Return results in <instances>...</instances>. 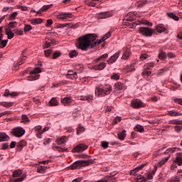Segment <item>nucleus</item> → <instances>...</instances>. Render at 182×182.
<instances>
[{"instance_id":"20e7f679","label":"nucleus","mask_w":182,"mask_h":182,"mask_svg":"<svg viewBox=\"0 0 182 182\" xmlns=\"http://www.w3.org/2000/svg\"><path fill=\"white\" fill-rule=\"evenodd\" d=\"M41 72H42V69H41L40 67H36V68H34L33 70L30 72V75L31 76H28L27 77V80H38V79H39L40 77V75L38 73H41Z\"/></svg>"},{"instance_id":"e433bc0d","label":"nucleus","mask_w":182,"mask_h":182,"mask_svg":"<svg viewBox=\"0 0 182 182\" xmlns=\"http://www.w3.org/2000/svg\"><path fill=\"white\" fill-rule=\"evenodd\" d=\"M144 164H142L141 166L135 168L134 169H133L132 171H131V174H132V176H134V174H136V173L137 171H139V170H141V168H143V167H144Z\"/></svg>"},{"instance_id":"2eb2a0df","label":"nucleus","mask_w":182,"mask_h":182,"mask_svg":"<svg viewBox=\"0 0 182 182\" xmlns=\"http://www.w3.org/2000/svg\"><path fill=\"white\" fill-rule=\"evenodd\" d=\"M173 163H176L178 166H182V153H177L176 159L173 161Z\"/></svg>"},{"instance_id":"49530a36","label":"nucleus","mask_w":182,"mask_h":182,"mask_svg":"<svg viewBox=\"0 0 182 182\" xmlns=\"http://www.w3.org/2000/svg\"><path fill=\"white\" fill-rule=\"evenodd\" d=\"M32 25H38V23H42V18H35L31 20Z\"/></svg>"},{"instance_id":"680f3d73","label":"nucleus","mask_w":182,"mask_h":182,"mask_svg":"<svg viewBox=\"0 0 182 182\" xmlns=\"http://www.w3.org/2000/svg\"><path fill=\"white\" fill-rule=\"evenodd\" d=\"M101 146L103 149H107L109 147V143L107 141H102Z\"/></svg>"},{"instance_id":"dca6fc26","label":"nucleus","mask_w":182,"mask_h":182,"mask_svg":"<svg viewBox=\"0 0 182 182\" xmlns=\"http://www.w3.org/2000/svg\"><path fill=\"white\" fill-rule=\"evenodd\" d=\"M25 146H26V141L22 140V141H18L16 145L17 151H21L22 150V149H23V147H25Z\"/></svg>"},{"instance_id":"aec40b11","label":"nucleus","mask_w":182,"mask_h":182,"mask_svg":"<svg viewBox=\"0 0 182 182\" xmlns=\"http://www.w3.org/2000/svg\"><path fill=\"white\" fill-rule=\"evenodd\" d=\"M4 97H8V96H11V97H16V96H18V93L16 92H9V90L6 89L4 94Z\"/></svg>"},{"instance_id":"79ce46f5","label":"nucleus","mask_w":182,"mask_h":182,"mask_svg":"<svg viewBox=\"0 0 182 182\" xmlns=\"http://www.w3.org/2000/svg\"><path fill=\"white\" fill-rule=\"evenodd\" d=\"M79 26H80V23H76L75 24L68 23V28H72L73 29H77Z\"/></svg>"},{"instance_id":"473e14b6","label":"nucleus","mask_w":182,"mask_h":182,"mask_svg":"<svg viewBox=\"0 0 182 182\" xmlns=\"http://www.w3.org/2000/svg\"><path fill=\"white\" fill-rule=\"evenodd\" d=\"M107 58H109V54L107 53L103 54L102 55L97 58L95 59V62H100L102 60H105V59H107Z\"/></svg>"},{"instance_id":"de8ad7c7","label":"nucleus","mask_w":182,"mask_h":182,"mask_svg":"<svg viewBox=\"0 0 182 182\" xmlns=\"http://www.w3.org/2000/svg\"><path fill=\"white\" fill-rule=\"evenodd\" d=\"M29 117H28V116L23 114L22 117H21V123H28L29 122Z\"/></svg>"},{"instance_id":"a19ab883","label":"nucleus","mask_w":182,"mask_h":182,"mask_svg":"<svg viewBox=\"0 0 182 182\" xmlns=\"http://www.w3.org/2000/svg\"><path fill=\"white\" fill-rule=\"evenodd\" d=\"M167 58V54L164 51H161L159 54V58L161 59V60H164Z\"/></svg>"},{"instance_id":"c9c22d12","label":"nucleus","mask_w":182,"mask_h":182,"mask_svg":"<svg viewBox=\"0 0 182 182\" xmlns=\"http://www.w3.org/2000/svg\"><path fill=\"white\" fill-rule=\"evenodd\" d=\"M169 124H178V125H182V120L178 119H173L170 120L168 122Z\"/></svg>"},{"instance_id":"72a5a7b5","label":"nucleus","mask_w":182,"mask_h":182,"mask_svg":"<svg viewBox=\"0 0 182 182\" xmlns=\"http://www.w3.org/2000/svg\"><path fill=\"white\" fill-rule=\"evenodd\" d=\"M46 168H48V166H40L37 168V171L40 173L41 174H43L45 171H46Z\"/></svg>"},{"instance_id":"3c124183","label":"nucleus","mask_w":182,"mask_h":182,"mask_svg":"<svg viewBox=\"0 0 182 182\" xmlns=\"http://www.w3.org/2000/svg\"><path fill=\"white\" fill-rule=\"evenodd\" d=\"M23 31L24 32H29V31H32V26L29 24H25Z\"/></svg>"},{"instance_id":"69168bd1","label":"nucleus","mask_w":182,"mask_h":182,"mask_svg":"<svg viewBox=\"0 0 182 182\" xmlns=\"http://www.w3.org/2000/svg\"><path fill=\"white\" fill-rule=\"evenodd\" d=\"M59 56H60V53L59 52H55L53 54V59H58V58H59Z\"/></svg>"},{"instance_id":"09e8293b","label":"nucleus","mask_w":182,"mask_h":182,"mask_svg":"<svg viewBox=\"0 0 182 182\" xmlns=\"http://www.w3.org/2000/svg\"><path fill=\"white\" fill-rule=\"evenodd\" d=\"M168 114L169 116H181V113L171 110V111H169V112H168Z\"/></svg>"},{"instance_id":"58836bf2","label":"nucleus","mask_w":182,"mask_h":182,"mask_svg":"<svg viewBox=\"0 0 182 182\" xmlns=\"http://www.w3.org/2000/svg\"><path fill=\"white\" fill-rule=\"evenodd\" d=\"M25 51H23L22 53V58L18 62V66H21V65H23L25 63V60H26V55H24Z\"/></svg>"},{"instance_id":"a878e982","label":"nucleus","mask_w":182,"mask_h":182,"mask_svg":"<svg viewBox=\"0 0 182 182\" xmlns=\"http://www.w3.org/2000/svg\"><path fill=\"white\" fill-rule=\"evenodd\" d=\"M61 102L63 103V105L66 106V105H69V104L72 103V98H70L69 97H65L61 100Z\"/></svg>"},{"instance_id":"393cba45","label":"nucleus","mask_w":182,"mask_h":182,"mask_svg":"<svg viewBox=\"0 0 182 182\" xmlns=\"http://www.w3.org/2000/svg\"><path fill=\"white\" fill-rule=\"evenodd\" d=\"M80 100H87L88 103L93 102V95H88V96H81Z\"/></svg>"},{"instance_id":"9d476101","label":"nucleus","mask_w":182,"mask_h":182,"mask_svg":"<svg viewBox=\"0 0 182 182\" xmlns=\"http://www.w3.org/2000/svg\"><path fill=\"white\" fill-rule=\"evenodd\" d=\"M87 146L85 144H79L77 145L73 149V153H82V151H85V150H87Z\"/></svg>"},{"instance_id":"052dcab7","label":"nucleus","mask_w":182,"mask_h":182,"mask_svg":"<svg viewBox=\"0 0 182 182\" xmlns=\"http://www.w3.org/2000/svg\"><path fill=\"white\" fill-rule=\"evenodd\" d=\"M7 43H8V40L1 41V42L0 43L1 48H5V46H6Z\"/></svg>"},{"instance_id":"39448f33","label":"nucleus","mask_w":182,"mask_h":182,"mask_svg":"<svg viewBox=\"0 0 182 182\" xmlns=\"http://www.w3.org/2000/svg\"><path fill=\"white\" fill-rule=\"evenodd\" d=\"M153 68H154V63H146L144 65V70L142 73V75L145 79H147V77H149V76L151 75V71H149V70H151Z\"/></svg>"},{"instance_id":"4d7b16f0","label":"nucleus","mask_w":182,"mask_h":182,"mask_svg":"<svg viewBox=\"0 0 182 182\" xmlns=\"http://www.w3.org/2000/svg\"><path fill=\"white\" fill-rule=\"evenodd\" d=\"M53 6V4L50 5H44L41 9H43V12H45L46 11H48L50 8H51Z\"/></svg>"},{"instance_id":"a211bd4d","label":"nucleus","mask_w":182,"mask_h":182,"mask_svg":"<svg viewBox=\"0 0 182 182\" xmlns=\"http://www.w3.org/2000/svg\"><path fill=\"white\" fill-rule=\"evenodd\" d=\"M180 150L179 148L178 147H172V148H168L165 152L164 154H168V156H171L174 151H178Z\"/></svg>"},{"instance_id":"7ed1b4c3","label":"nucleus","mask_w":182,"mask_h":182,"mask_svg":"<svg viewBox=\"0 0 182 182\" xmlns=\"http://www.w3.org/2000/svg\"><path fill=\"white\" fill-rule=\"evenodd\" d=\"M93 164V160L88 159L84 161H77L74 162L72 165L69 166L70 170H76L77 168H80V167H85L86 166H90Z\"/></svg>"},{"instance_id":"a18cd8bd","label":"nucleus","mask_w":182,"mask_h":182,"mask_svg":"<svg viewBox=\"0 0 182 182\" xmlns=\"http://www.w3.org/2000/svg\"><path fill=\"white\" fill-rule=\"evenodd\" d=\"M22 174V170L17 169L13 172V177H19Z\"/></svg>"},{"instance_id":"c85d7f7f","label":"nucleus","mask_w":182,"mask_h":182,"mask_svg":"<svg viewBox=\"0 0 182 182\" xmlns=\"http://www.w3.org/2000/svg\"><path fill=\"white\" fill-rule=\"evenodd\" d=\"M135 132H139V133H144V127L141 124H136L134 127Z\"/></svg>"},{"instance_id":"1a4fd4ad","label":"nucleus","mask_w":182,"mask_h":182,"mask_svg":"<svg viewBox=\"0 0 182 182\" xmlns=\"http://www.w3.org/2000/svg\"><path fill=\"white\" fill-rule=\"evenodd\" d=\"M121 54H122V51L121 50H118L115 54L112 55L107 60V63H108V65H113V63H114L116 62V60H117V59H119V56H120Z\"/></svg>"},{"instance_id":"6e6552de","label":"nucleus","mask_w":182,"mask_h":182,"mask_svg":"<svg viewBox=\"0 0 182 182\" xmlns=\"http://www.w3.org/2000/svg\"><path fill=\"white\" fill-rule=\"evenodd\" d=\"M11 133L15 137H22L25 134V129L22 127H16L12 130Z\"/></svg>"},{"instance_id":"5fc2aeb1","label":"nucleus","mask_w":182,"mask_h":182,"mask_svg":"<svg viewBox=\"0 0 182 182\" xmlns=\"http://www.w3.org/2000/svg\"><path fill=\"white\" fill-rule=\"evenodd\" d=\"M169 182H181V179L178 178L177 176H176L175 177L172 178Z\"/></svg>"},{"instance_id":"37998d69","label":"nucleus","mask_w":182,"mask_h":182,"mask_svg":"<svg viewBox=\"0 0 182 182\" xmlns=\"http://www.w3.org/2000/svg\"><path fill=\"white\" fill-rule=\"evenodd\" d=\"M13 105H14L13 102H0V106H4V107H11Z\"/></svg>"},{"instance_id":"b1692460","label":"nucleus","mask_w":182,"mask_h":182,"mask_svg":"<svg viewBox=\"0 0 182 182\" xmlns=\"http://www.w3.org/2000/svg\"><path fill=\"white\" fill-rule=\"evenodd\" d=\"M114 87L118 90H126V86H124V84H123L120 82H118L115 83Z\"/></svg>"},{"instance_id":"f8f14e48","label":"nucleus","mask_w":182,"mask_h":182,"mask_svg":"<svg viewBox=\"0 0 182 182\" xmlns=\"http://www.w3.org/2000/svg\"><path fill=\"white\" fill-rule=\"evenodd\" d=\"M111 16H113V14L109 11H104L98 14L100 19H106V18H111Z\"/></svg>"},{"instance_id":"0e129e2a","label":"nucleus","mask_w":182,"mask_h":182,"mask_svg":"<svg viewBox=\"0 0 182 182\" xmlns=\"http://www.w3.org/2000/svg\"><path fill=\"white\" fill-rule=\"evenodd\" d=\"M148 58H149V55L146 53L141 54L140 56L141 60H145V59H147Z\"/></svg>"},{"instance_id":"603ef678","label":"nucleus","mask_w":182,"mask_h":182,"mask_svg":"<svg viewBox=\"0 0 182 182\" xmlns=\"http://www.w3.org/2000/svg\"><path fill=\"white\" fill-rule=\"evenodd\" d=\"M70 58H75V56H77V52L76 50H73L69 53Z\"/></svg>"},{"instance_id":"6e6d98bb","label":"nucleus","mask_w":182,"mask_h":182,"mask_svg":"<svg viewBox=\"0 0 182 182\" xmlns=\"http://www.w3.org/2000/svg\"><path fill=\"white\" fill-rule=\"evenodd\" d=\"M174 129H175V132H176V133H180V132H181V130H182V124L175 126Z\"/></svg>"},{"instance_id":"774afa93","label":"nucleus","mask_w":182,"mask_h":182,"mask_svg":"<svg viewBox=\"0 0 182 182\" xmlns=\"http://www.w3.org/2000/svg\"><path fill=\"white\" fill-rule=\"evenodd\" d=\"M7 38L8 39H12V38H14V36H15V34H14V33L11 31L10 33H7Z\"/></svg>"},{"instance_id":"0eeeda50","label":"nucleus","mask_w":182,"mask_h":182,"mask_svg":"<svg viewBox=\"0 0 182 182\" xmlns=\"http://www.w3.org/2000/svg\"><path fill=\"white\" fill-rule=\"evenodd\" d=\"M131 106L134 109H140V107H146V104L141 102V100H132L131 101Z\"/></svg>"},{"instance_id":"4468645a","label":"nucleus","mask_w":182,"mask_h":182,"mask_svg":"<svg viewBox=\"0 0 182 182\" xmlns=\"http://www.w3.org/2000/svg\"><path fill=\"white\" fill-rule=\"evenodd\" d=\"M66 77L68 79H72L73 80H75L77 79V73L73 70H69L68 74L66 75Z\"/></svg>"},{"instance_id":"f704fd0d","label":"nucleus","mask_w":182,"mask_h":182,"mask_svg":"<svg viewBox=\"0 0 182 182\" xmlns=\"http://www.w3.org/2000/svg\"><path fill=\"white\" fill-rule=\"evenodd\" d=\"M85 132V127H82V125L79 124L77 127V136L82 134Z\"/></svg>"},{"instance_id":"423d86ee","label":"nucleus","mask_w":182,"mask_h":182,"mask_svg":"<svg viewBox=\"0 0 182 182\" xmlns=\"http://www.w3.org/2000/svg\"><path fill=\"white\" fill-rule=\"evenodd\" d=\"M154 32H156L154 29L147 27H141L139 28V33H141V35L146 37L152 36Z\"/></svg>"},{"instance_id":"8fccbe9b","label":"nucleus","mask_w":182,"mask_h":182,"mask_svg":"<svg viewBox=\"0 0 182 182\" xmlns=\"http://www.w3.org/2000/svg\"><path fill=\"white\" fill-rule=\"evenodd\" d=\"M111 79H112L113 80H119V79H120V75H119V74L116 73H114L111 75Z\"/></svg>"},{"instance_id":"f03ea898","label":"nucleus","mask_w":182,"mask_h":182,"mask_svg":"<svg viewBox=\"0 0 182 182\" xmlns=\"http://www.w3.org/2000/svg\"><path fill=\"white\" fill-rule=\"evenodd\" d=\"M113 88L110 85H98L95 88V96L98 97H105V96H107V95H110Z\"/></svg>"},{"instance_id":"e2e57ef3","label":"nucleus","mask_w":182,"mask_h":182,"mask_svg":"<svg viewBox=\"0 0 182 182\" xmlns=\"http://www.w3.org/2000/svg\"><path fill=\"white\" fill-rule=\"evenodd\" d=\"M176 176H177L178 178L181 180V178H182V169H179L177 171Z\"/></svg>"},{"instance_id":"412c9836","label":"nucleus","mask_w":182,"mask_h":182,"mask_svg":"<svg viewBox=\"0 0 182 182\" xmlns=\"http://www.w3.org/2000/svg\"><path fill=\"white\" fill-rule=\"evenodd\" d=\"M72 16H73L70 13H64V14H60L58 16V18L64 21V19H68V18H72Z\"/></svg>"},{"instance_id":"ea45409f","label":"nucleus","mask_w":182,"mask_h":182,"mask_svg":"<svg viewBox=\"0 0 182 182\" xmlns=\"http://www.w3.org/2000/svg\"><path fill=\"white\" fill-rule=\"evenodd\" d=\"M168 18H171V19H173V21H178L180 18L178 16H177L173 13H168Z\"/></svg>"},{"instance_id":"4c0bfd02","label":"nucleus","mask_w":182,"mask_h":182,"mask_svg":"<svg viewBox=\"0 0 182 182\" xmlns=\"http://www.w3.org/2000/svg\"><path fill=\"white\" fill-rule=\"evenodd\" d=\"M53 149L58 150L60 153H65V151H68V149L62 148L60 146H54Z\"/></svg>"},{"instance_id":"bb28decb","label":"nucleus","mask_w":182,"mask_h":182,"mask_svg":"<svg viewBox=\"0 0 182 182\" xmlns=\"http://www.w3.org/2000/svg\"><path fill=\"white\" fill-rule=\"evenodd\" d=\"M134 70H136V63H133L127 67V72H128V73L130 72H134Z\"/></svg>"},{"instance_id":"f3484780","label":"nucleus","mask_w":182,"mask_h":182,"mask_svg":"<svg viewBox=\"0 0 182 182\" xmlns=\"http://www.w3.org/2000/svg\"><path fill=\"white\" fill-rule=\"evenodd\" d=\"M106 65H107L106 63L102 62L100 64L95 65L93 67V69H95V70H103V69L106 68Z\"/></svg>"},{"instance_id":"2f4dec72","label":"nucleus","mask_w":182,"mask_h":182,"mask_svg":"<svg viewBox=\"0 0 182 182\" xmlns=\"http://www.w3.org/2000/svg\"><path fill=\"white\" fill-rule=\"evenodd\" d=\"M119 140H124L126 139V130H123L121 133L117 134Z\"/></svg>"},{"instance_id":"7c9ffc66","label":"nucleus","mask_w":182,"mask_h":182,"mask_svg":"<svg viewBox=\"0 0 182 182\" xmlns=\"http://www.w3.org/2000/svg\"><path fill=\"white\" fill-rule=\"evenodd\" d=\"M55 44V40H48L47 41H46L45 43V46H44V49L48 48H50V46H52V45Z\"/></svg>"},{"instance_id":"338daca9","label":"nucleus","mask_w":182,"mask_h":182,"mask_svg":"<svg viewBox=\"0 0 182 182\" xmlns=\"http://www.w3.org/2000/svg\"><path fill=\"white\" fill-rule=\"evenodd\" d=\"M138 180H141L140 182H146V181H147V178H146L145 177H144L141 175L138 176Z\"/></svg>"},{"instance_id":"ddd939ff","label":"nucleus","mask_w":182,"mask_h":182,"mask_svg":"<svg viewBox=\"0 0 182 182\" xmlns=\"http://www.w3.org/2000/svg\"><path fill=\"white\" fill-rule=\"evenodd\" d=\"M136 19V16L134 15V13H129L125 17L124 19L123 20L124 22H133Z\"/></svg>"},{"instance_id":"5701e85b","label":"nucleus","mask_w":182,"mask_h":182,"mask_svg":"<svg viewBox=\"0 0 182 182\" xmlns=\"http://www.w3.org/2000/svg\"><path fill=\"white\" fill-rule=\"evenodd\" d=\"M66 141H68V137H66V136H63L56 140L58 144H65Z\"/></svg>"},{"instance_id":"f257e3e1","label":"nucleus","mask_w":182,"mask_h":182,"mask_svg":"<svg viewBox=\"0 0 182 182\" xmlns=\"http://www.w3.org/2000/svg\"><path fill=\"white\" fill-rule=\"evenodd\" d=\"M112 36V31H109L105 34L101 40H97V36L95 33L86 34L84 36H81L78 38V49L81 50H87L93 48L94 46L100 45L102 42H105L106 39H109Z\"/></svg>"},{"instance_id":"bf43d9fd","label":"nucleus","mask_w":182,"mask_h":182,"mask_svg":"<svg viewBox=\"0 0 182 182\" xmlns=\"http://www.w3.org/2000/svg\"><path fill=\"white\" fill-rule=\"evenodd\" d=\"M14 33H16V35H19L20 36H21V35H23V31L22 30L14 29Z\"/></svg>"},{"instance_id":"6ab92c4d","label":"nucleus","mask_w":182,"mask_h":182,"mask_svg":"<svg viewBox=\"0 0 182 182\" xmlns=\"http://www.w3.org/2000/svg\"><path fill=\"white\" fill-rule=\"evenodd\" d=\"M11 139L5 132H0V141H9Z\"/></svg>"},{"instance_id":"13d9d810","label":"nucleus","mask_w":182,"mask_h":182,"mask_svg":"<svg viewBox=\"0 0 182 182\" xmlns=\"http://www.w3.org/2000/svg\"><path fill=\"white\" fill-rule=\"evenodd\" d=\"M166 56L169 59H174V58H176V54H174V53L170 52L166 54Z\"/></svg>"},{"instance_id":"4be33fe9","label":"nucleus","mask_w":182,"mask_h":182,"mask_svg":"<svg viewBox=\"0 0 182 182\" xmlns=\"http://www.w3.org/2000/svg\"><path fill=\"white\" fill-rule=\"evenodd\" d=\"M156 31L159 33H163L166 31V27H164V24H159L156 26Z\"/></svg>"},{"instance_id":"c756f323","label":"nucleus","mask_w":182,"mask_h":182,"mask_svg":"<svg viewBox=\"0 0 182 182\" xmlns=\"http://www.w3.org/2000/svg\"><path fill=\"white\" fill-rule=\"evenodd\" d=\"M25 178H26V175L23 174V175H22L21 177L18 178L16 179H10L9 182H21V181H23V180H25Z\"/></svg>"},{"instance_id":"cd10ccee","label":"nucleus","mask_w":182,"mask_h":182,"mask_svg":"<svg viewBox=\"0 0 182 182\" xmlns=\"http://www.w3.org/2000/svg\"><path fill=\"white\" fill-rule=\"evenodd\" d=\"M169 159H170V154L168 155L167 157L163 159L161 161H159V163L158 164V166L161 167L162 166H164V164H166V163L168 161Z\"/></svg>"},{"instance_id":"864d4df0","label":"nucleus","mask_w":182,"mask_h":182,"mask_svg":"<svg viewBox=\"0 0 182 182\" xmlns=\"http://www.w3.org/2000/svg\"><path fill=\"white\" fill-rule=\"evenodd\" d=\"M167 70H168V68H162L159 70L158 72L159 76H161L165 72H167Z\"/></svg>"},{"instance_id":"c03bdc74","label":"nucleus","mask_w":182,"mask_h":182,"mask_svg":"<svg viewBox=\"0 0 182 182\" xmlns=\"http://www.w3.org/2000/svg\"><path fill=\"white\" fill-rule=\"evenodd\" d=\"M58 100H56V98H52L49 101V106H58Z\"/></svg>"},{"instance_id":"9b49d317","label":"nucleus","mask_w":182,"mask_h":182,"mask_svg":"<svg viewBox=\"0 0 182 182\" xmlns=\"http://www.w3.org/2000/svg\"><path fill=\"white\" fill-rule=\"evenodd\" d=\"M131 55H132V51H130V48L125 47L123 48V54L122 56V59H124V60L129 59Z\"/></svg>"}]
</instances>
